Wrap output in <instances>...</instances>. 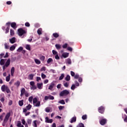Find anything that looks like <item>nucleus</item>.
<instances>
[{"mask_svg": "<svg viewBox=\"0 0 127 127\" xmlns=\"http://www.w3.org/2000/svg\"><path fill=\"white\" fill-rule=\"evenodd\" d=\"M1 90L2 92H6L7 94H9L10 93V90L8 88V86L5 85H3L1 87Z\"/></svg>", "mask_w": 127, "mask_h": 127, "instance_id": "nucleus-1", "label": "nucleus"}, {"mask_svg": "<svg viewBox=\"0 0 127 127\" xmlns=\"http://www.w3.org/2000/svg\"><path fill=\"white\" fill-rule=\"evenodd\" d=\"M25 33H26V31L23 30L22 28H20L18 29V34L19 36H22V35H23V34H25Z\"/></svg>", "mask_w": 127, "mask_h": 127, "instance_id": "nucleus-2", "label": "nucleus"}, {"mask_svg": "<svg viewBox=\"0 0 127 127\" xmlns=\"http://www.w3.org/2000/svg\"><path fill=\"white\" fill-rule=\"evenodd\" d=\"M69 91L65 89L61 92V93H60V96H61V97H63L64 96H67V95H69Z\"/></svg>", "mask_w": 127, "mask_h": 127, "instance_id": "nucleus-3", "label": "nucleus"}, {"mask_svg": "<svg viewBox=\"0 0 127 127\" xmlns=\"http://www.w3.org/2000/svg\"><path fill=\"white\" fill-rule=\"evenodd\" d=\"M9 65H10V59H8L5 63V64L2 66L3 70H5Z\"/></svg>", "mask_w": 127, "mask_h": 127, "instance_id": "nucleus-4", "label": "nucleus"}, {"mask_svg": "<svg viewBox=\"0 0 127 127\" xmlns=\"http://www.w3.org/2000/svg\"><path fill=\"white\" fill-rule=\"evenodd\" d=\"M9 117H10V113L9 112L7 113L3 120V123H4V124H6V123H7V121H8V119H9Z\"/></svg>", "mask_w": 127, "mask_h": 127, "instance_id": "nucleus-5", "label": "nucleus"}, {"mask_svg": "<svg viewBox=\"0 0 127 127\" xmlns=\"http://www.w3.org/2000/svg\"><path fill=\"white\" fill-rule=\"evenodd\" d=\"M98 112L100 114H104L105 113V107L104 106H100L98 108Z\"/></svg>", "mask_w": 127, "mask_h": 127, "instance_id": "nucleus-6", "label": "nucleus"}, {"mask_svg": "<svg viewBox=\"0 0 127 127\" xmlns=\"http://www.w3.org/2000/svg\"><path fill=\"white\" fill-rule=\"evenodd\" d=\"M107 120L106 119H102L100 120L99 123L101 126H105L107 124Z\"/></svg>", "mask_w": 127, "mask_h": 127, "instance_id": "nucleus-7", "label": "nucleus"}, {"mask_svg": "<svg viewBox=\"0 0 127 127\" xmlns=\"http://www.w3.org/2000/svg\"><path fill=\"white\" fill-rule=\"evenodd\" d=\"M54 86H55V84H54L53 82H52L49 86L48 89L52 91V90H53V88H54Z\"/></svg>", "mask_w": 127, "mask_h": 127, "instance_id": "nucleus-8", "label": "nucleus"}, {"mask_svg": "<svg viewBox=\"0 0 127 127\" xmlns=\"http://www.w3.org/2000/svg\"><path fill=\"white\" fill-rule=\"evenodd\" d=\"M46 121L45 122L48 123L52 124L53 123V120L52 119H49L48 117H46L45 118Z\"/></svg>", "mask_w": 127, "mask_h": 127, "instance_id": "nucleus-9", "label": "nucleus"}, {"mask_svg": "<svg viewBox=\"0 0 127 127\" xmlns=\"http://www.w3.org/2000/svg\"><path fill=\"white\" fill-rule=\"evenodd\" d=\"M11 27L15 30V29H16V28L17 27V26H16V23L12 22L11 23Z\"/></svg>", "mask_w": 127, "mask_h": 127, "instance_id": "nucleus-10", "label": "nucleus"}, {"mask_svg": "<svg viewBox=\"0 0 127 127\" xmlns=\"http://www.w3.org/2000/svg\"><path fill=\"white\" fill-rule=\"evenodd\" d=\"M37 86L38 89H39V90H41L43 87V83H37Z\"/></svg>", "mask_w": 127, "mask_h": 127, "instance_id": "nucleus-11", "label": "nucleus"}, {"mask_svg": "<svg viewBox=\"0 0 127 127\" xmlns=\"http://www.w3.org/2000/svg\"><path fill=\"white\" fill-rule=\"evenodd\" d=\"M25 93H26V92H25V88H22L21 90L20 96L22 97L23 95L25 94Z\"/></svg>", "mask_w": 127, "mask_h": 127, "instance_id": "nucleus-12", "label": "nucleus"}, {"mask_svg": "<svg viewBox=\"0 0 127 127\" xmlns=\"http://www.w3.org/2000/svg\"><path fill=\"white\" fill-rule=\"evenodd\" d=\"M76 120H77V118H76V117H73V118H71L70 123L71 124H73V123L76 122Z\"/></svg>", "mask_w": 127, "mask_h": 127, "instance_id": "nucleus-13", "label": "nucleus"}, {"mask_svg": "<svg viewBox=\"0 0 127 127\" xmlns=\"http://www.w3.org/2000/svg\"><path fill=\"white\" fill-rule=\"evenodd\" d=\"M10 42L11 44H13V43H15V37H13L9 39Z\"/></svg>", "mask_w": 127, "mask_h": 127, "instance_id": "nucleus-14", "label": "nucleus"}, {"mask_svg": "<svg viewBox=\"0 0 127 127\" xmlns=\"http://www.w3.org/2000/svg\"><path fill=\"white\" fill-rule=\"evenodd\" d=\"M62 56H63V57H64V58H67V57H68V56H69V53H64L62 54Z\"/></svg>", "mask_w": 127, "mask_h": 127, "instance_id": "nucleus-15", "label": "nucleus"}, {"mask_svg": "<svg viewBox=\"0 0 127 127\" xmlns=\"http://www.w3.org/2000/svg\"><path fill=\"white\" fill-rule=\"evenodd\" d=\"M37 33L39 35H41V34H42V29L39 28L37 30Z\"/></svg>", "mask_w": 127, "mask_h": 127, "instance_id": "nucleus-16", "label": "nucleus"}, {"mask_svg": "<svg viewBox=\"0 0 127 127\" xmlns=\"http://www.w3.org/2000/svg\"><path fill=\"white\" fill-rule=\"evenodd\" d=\"M16 46V44H14L13 46H11L9 49L10 51H13V50H14V49H15Z\"/></svg>", "mask_w": 127, "mask_h": 127, "instance_id": "nucleus-17", "label": "nucleus"}, {"mask_svg": "<svg viewBox=\"0 0 127 127\" xmlns=\"http://www.w3.org/2000/svg\"><path fill=\"white\" fill-rule=\"evenodd\" d=\"M5 63V60L4 59H1L0 61V65H4V64Z\"/></svg>", "mask_w": 127, "mask_h": 127, "instance_id": "nucleus-18", "label": "nucleus"}, {"mask_svg": "<svg viewBox=\"0 0 127 127\" xmlns=\"http://www.w3.org/2000/svg\"><path fill=\"white\" fill-rule=\"evenodd\" d=\"M14 70H15L14 67H12L11 68V75L12 76H13L14 74Z\"/></svg>", "mask_w": 127, "mask_h": 127, "instance_id": "nucleus-19", "label": "nucleus"}, {"mask_svg": "<svg viewBox=\"0 0 127 127\" xmlns=\"http://www.w3.org/2000/svg\"><path fill=\"white\" fill-rule=\"evenodd\" d=\"M18 105L20 107H22L23 106V100H20L18 102Z\"/></svg>", "mask_w": 127, "mask_h": 127, "instance_id": "nucleus-20", "label": "nucleus"}, {"mask_svg": "<svg viewBox=\"0 0 127 127\" xmlns=\"http://www.w3.org/2000/svg\"><path fill=\"white\" fill-rule=\"evenodd\" d=\"M35 62L36 64H37V65H39L40 64H41V62H40L38 59H35Z\"/></svg>", "mask_w": 127, "mask_h": 127, "instance_id": "nucleus-21", "label": "nucleus"}, {"mask_svg": "<svg viewBox=\"0 0 127 127\" xmlns=\"http://www.w3.org/2000/svg\"><path fill=\"white\" fill-rule=\"evenodd\" d=\"M51 62H53V60L52 59V58L48 59L47 61V63L48 64H50V63H51Z\"/></svg>", "mask_w": 127, "mask_h": 127, "instance_id": "nucleus-22", "label": "nucleus"}, {"mask_svg": "<svg viewBox=\"0 0 127 127\" xmlns=\"http://www.w3.org/2000/svg\"><path fill=\"white\" fill-rule=\"evenodd\" d=\"M53 36L55 38H57L58 37H59V34L57 33H54L53 34Z\"/></svg>", "mask_w": 127, "mask_h": 127, "instance_id": "nucleus-23", "label": "nucleus"}, {"mask_svg": "<svg viewBox=\"0 0 127 127\" xmlns=\"http://www.w3.org/2000/svg\"><path fill=\"white\" fill-rule=\"evenodd\" d=\"M5 49H9V46L8 44L6 43H5L4 44Z\"/></svg>", "mask_w": 127, "mask_h": 127, "instance_id": "nucleus-24", "label": "nucleus"}, {"mask_svg": "<svg viewBox=\"0 0 127 127\" xmlns=\"http://www.w3.org/2000/svg\"><path fill=\"white\" fill-rule=\"evenodd\" d=\"M37 102H38V101L37 98H34L33 99V105H34L35 104H36V103H37Z\"/></svg>", "mask_w": 127, "mask_h": 127, "instance_id": "nucleus-25", "label": "nucleus"}, {"mask_svg": "<svg viewBox=\"0 0 127 127\" xmlns=\"http://www.w3.org/2000/svg\"><path fill=\"white\" fill-rule=\"evenodd\" d=\"M10 35L11 36H13V35H14V30H13V29H10Z\"/></svg>", "mask_w": 127, "mask_h": 127, "instance_id": "nucleus-26", "label": "nucleus"}, {"mask_svg": "<svg viewBox=\"0 0 127 127\" xmlns=\"http://www.w3.org/2000/svg\"><path fill=\"white\" fill-rule=\"evenodd\" d=\"M55 46H56V48L58 49V50L61 49V45L59 44H56Z\"/></svg>", "mask_w": 127, "mask_h": 127, "instance_id": "nucleus-27", "label": "nucleus"}, {"mask_svg": "<svg viewBox=\"0 0 127 127\" xmlns=\"http://www.w3.org/2000/svg\"><path fill=\"white\" fill-rule=\"evenodd\" d=\"M10 80V74H9L6 77V82H9Z\"/></svg>", "mask_w": 127, "mask_h": 127, "instance_id": "nucleus-28", "label": "nucleus"}, {"mask_svg": "<svg viewBox=\"0 0 127 127\" xmlns=\"http://www.w3.org/2000/svg\"><path fill=\"white\" fill-rule=\"evenodd\" d=\"M37 120H35L33 121V127H37Z\"/></svg>", "mask_w": 127, "mask_h": 127, "instance_id": "nucleus-29", "label": "nucleus"}, {"mask_svg": "<svg viewBox=\"0 0 127 127\" xmlns=\"http://www.w3.org/2000/svg\"><path fill=\"white\" fill-rule=\"evenodd\" d=\"M34 106L35 107H39L40 106V101H38L36 103H35Z\"/></svg>", "mask_w": 127, "mask_h": 127, "instance_id": "nucleus-30", "label": "nucleus"}, {"mask_svg": "<svg viewBox=\"0 0 127 127\" xmlns=\"http://www.w3.org/2000/svg\"><path fill=\"white\" fill-rule=\"evenodd\" d=\"M14 85L16 86L17 87H19V85H20V82L19 81H17L15 83Z\"/></svg>", "mask_w": 127, "mask_h": 127, "instance_id": "nucleus-31", "label": "nucleus"}, {"mask_svg": "<svg viewBox=\"0 0 127 127\" xmlns=\"http://www.w3.org/2000/svg\"><path fill=\"white\" fill-rule=\"evenodd\" d=\"M70 75H67L65 78V80L66 81H70Z\"/></svg>", "mask_w": 127, "mask_h": 127, "instance_id": "nucleus-32", "label": "nucleus"}, {"mask_svg": "<svg viewBox=\"0 0 127 127\" xmlns=\"http://www.w3.org/2000/svg\"><path fill=\"white\" fill-rule=\"evenodd\" d=\"M64 78V73H62L61 74V75L60 76L59 79L60 81H61V80H63Z\"/></svg>", "mask_w": 127, "mask_h": 127, "instance_id": "nucleus-33", "label": "nucleus"}, {"mask_svg": "<svg viewBox=\"0 0 127 127\" xmlns=\"http://www.w3.org/2000/svg\"><path fill=\"white\" fill-rule=\"evenodd\" d=\"M23 49V48L22 47H20L17 50V52H21Z\"/></svg>", "mask_w": 127, "mask_h": 127, "instance_id": "nucleus-34", "label": "nucleus"}, {"mask_svg": "<svg viewBox=\"0 0 127 127\" xmlns=\"http://www.w3.org/2000/svg\"><path fill=\"white\" fill-rule=\"evenodd\" d=\"M27 123L28 125H31V123H32V120L31 119H28L27 120Z\"/></svg>", "mask_w": 127, "mask_h": 127, "instance_id": "nucleus-35", "label": "nucleus"}, {"mask_svg": "<svg viewBox=\"0 0 127 127\" xmlns=\"http://www.w3.org/2000/svg\"><path fill=\"white\" fill-rule=\"evenodd\" d=\"M32 107V106H31V105L29 104L28 106H27L26 107V109H27V110H30V109H31Z\"/></svg>", "mask_w": 127, "mask_h": 127, "instance_id": "nucleus-36", "label": "nucleus"}, {"mask_svg": "<svg viewBox=\"0 0 127 127\" xmlns=\"http://www.w3.org/2000/svg\"><path fill=\"white\" fill-rule=\"evenodd\" d=\"M37 89V87L35 85H32V87H31V90H36Z\"/></svg>", "mask_w": 127, "mask_h": 127, "instance_id": "nucleus-37", "label": "nucleus"}, {"mask_svg": "<svg viewBox=\"0 0 127 127\" xmlns=\"http://www.w3.org/2000/svg\"><path fill=\"white\" fill-rule=\"evenodd\" d=\"M77 127H85V126L83 124V123H79L77 126Z\"/></svg>", "mask_w": 127, "mask_h": 127, "instance_id": "nucleus-38", "label": "nucleus"}, {"mask_svg": "<svg viewBox=\"0 0 127 127\" xmlns=\"http://www.w3.org/2000/svg\"><path fill=\"white\" fill-rule=\"evenodd\" d=\"M59 104H62V105H65V101L64 100H62L59 101Z\"/></svg>", "mask_w": 127, "mask_h": 127, "instance_id": "nucleus-39", "label": "nucleus"}, {"mask_svg": "<svg viewBox=\"0 0 127 127\" xmlns=\"http://www.w3.org/2000/svg\"><path fill=\"white\" fill-rule=\"evenodd\" d=\"M28 77H29L30 80H33V77H34L33 74H29Z\"/></svg>", "mask_w": 127, "mask_h": 127, "instance_id": "nucleus-40", "label": "nucleus"}, {"mask_svg": "<svg viewBox=\"0 0 127 127\" xmlns=\"http://www.w3.org/2000/svg\"><path fill=\"white\" fill-rule=\"evenodd\" d=\"M40 59L41 61H44V60H45V57L44 56H42L40 57Z\"/></svg>", "mask_w": 127, "mask_h": 127, "instance_id": "nucleus-41", "label": "nucleus"}, {"mask_svg": "<svg viewBox=\"0 0 127 127\" xmlns=\"http://www.w3.org/2000/svg\"><path fill=\"white\" fill-rule=\"evenodd\" d=\"M32 100H33V97L31 96L29 98L28 101L30 103H32Z\"/></svg>", "mask_w": 127, "mask_h": 127, "instance_id": "nucleus-42", "label": "nucleus"}, {"mask_svg": "<svg viewBox=\"0 0 127 127\" xmlns=\"http://www.w3.org/2000/svg\"><path fill=\"white\" fill-rule=\"evenodd\" d=\"M6 25L7 26V27L9 28L10 27V25H11V23L10 22H8L6 23Z\"/></svg>", "mask_w": 127, "mask_h": 127, "instance_id": "nucleus-43", "label": "nucleus"}, {"mask_svg": "<svg viewBox=\"0 0 127 127\" xmlns=\"http://www.w3.org/2000/svg\"><path fill=\"white\" fill-rule=\"evenodd\" d=\"M75 88H76V85L75 84H72L71 86V89L75 90Z\"/></svg>", "mask_w": 127, "mask_h": 127, "instance_id": "nucleus-44", "label": "nucleus"}, {"mask_svg": "<svg viewBox=\"0 0 127 127\" xmlns=\"http://www.w3.org/2000/svg\"><path fill=\"white\" fill-rule=\"evenodd\" d=\"M41 72H42V71H46V67L45 66L42 67L40 69Z\"/></svg>", "mask_w": 127, "mask_h": 127, "instance_id": "nucleus-45", "label": "nucleus"}, {"mask_svg": "<svg viewBox=\"0 0 127 127\" xmlns=\"http://www.w3.org/2000/svg\"><path fill=\"white\" fill-rule=\"evenodd\" d=\"M55 58L56 59V60H59L60 59V57H59V56H58V54L56 55Z\"/></svg>", "mask_w": 127, "mask_h": 127, "instance_id": "nucleus-46", "label": "nucleus"}, {"mask_svg": "<svg viewBox=\"0 0 127 127\" xmlns=\"http://www.w3.org/2000/svg\"><path fill=\"white\" fill-rule=\"evenodd\" d=\"M52 52H53V54L54 55H57V54H58V53L56 51H55V50H53L52 51Z\"/></svg>", "mask_w": 127, "mask_h": 127, "instance_id": "nucleus-47", "label": "nucleus"}, {"mask_svg": "<svg viewBox=\"0 0 127 127\" xmlns=\"http://www.w3.org/2000/svg\"><path fill=\"white\" fill-rule=\"evenodd\" d=\"M82 119L83 120H87V115H84L82 116Z\"/></svg>", "mask_w": 127, "mask_h": 127, "instance_id": "nucleus-48", "label": "nucleus"}, {"mask_svg": "<svg viewBox=\"0 0 127 127\" xmlns=\"http://www.w3.org/2000/svg\"><path fill=\"white\" fill-rule=\"evenodd\" d=\"M41 77H42V79H45V78H46V75L45 74H44L43 73H42Z\"/></svg>", "mask_w": 127, "mask_h": 127, "instance_id": "nucleus-49", "label": "nucleus"}, {"mask_svg": "<svg viewBox=\"0 0 127 127\" xmlns=\"http://www.w3.org/2000/svg\"><path fill=\"white\" fill-rule=\"evenodd\" d=\"M68 46V44L65 43L63 45V48H67V47Z\"/></svg>", "mask_w": 127, "mask_h": 127, "instance_id": "nucleus-50", "label": "nucleus"}, {"mask_svg": "<svg viewBox=\"0 0 127 127\" xmlns=\"http://www.w3.org/2000/svg\"><path fill=\"white\" fill-rule=\"evenodd\" d=\"M64 86L66 88H68L69 86V84H68V82H65L64 84Z\"/></svg>", "mask_w": 127, "mask_h": 127, "instance_id": "nucleus-51", "label": "nucleus"}, {"mask_svg": "<svg viewBox=\"0 0 127 127\" xmlns=\"http://www.w3.org/2000/svg\"><path fill=\"white\" fill-rule=\"evenodd\" d=\"M65 107L64 106H59V110H60V111H61L62 110H63V109H64Z\"/></svg>", "mask_w": 127, "mask_h": 127, "instance_id": "nucleus-52", "label": "nucleus"}, {"mask_svg": "<svg viewBox=\"0 0 127 127\" xmlns=\"http://www.w3.org/2000/svg\"><path fill=\"white\" fill-rule=\"evenodd\" d=\"M67 63L69 64H72V62L71 61V60H70V59H67Z\"/></svg>", "mask_w": 127, "mask_h": 127, "instance_id": "nucleus-53", "label": "nucleus"}, {"mask_svg": "<svg viewBox=\"0 0 127 127\" xmlns=\"http://www.w3.org/2000/svg\"><path fill=\"white\" fill-rule=\"evenodd\" d=\"M25 26H26L27 27H29V26H30V24H29V22H26L25 23Z\"/></svg>", "mask_w": 127, "mask_h": 127, "instance_id": "nucleus-54", "label": "nucleus"}, {"mask_svg": "<svg viewBox=\"0 0 127 127\" xmlns=\"http://www.w3.org/2000/svg\"><path fill=\"white\" fill-rule=\"evenodd\" d=\"M26 49L27 50H30V46H29V45H27L26 46Z\"/></svg>", "mask_w": 127, "mask_h": 127, "instance_id": "nucleus-55", "label": "nucleus"}, {"mask_svg": "<svg viewBox=\"0 0 127 127\" xmlns=\"http://www.w3.org/2000/svg\"><path fill=\"white\" fill-rule=\"evenodd\" d=\"M8 32H9V28L7 27L5 29V33H8Z\"/></svg>", "mask_w": 127, "mask_h": 127, "instance_id": "nucleus-56", "label": "nucleus"}, {"mask_svg": "<svg viewBox=\"0 0 127 127\" xmlns=\"http://www.w3.org/2000/svg\"><path fill=\"white\" fill-rule=\"evenodd\" d=\"M70 74L72 76V77H74L75 76V72L73 71H70Z\"/></svg>", "mask_w": 127, "mask_h": 127, "instance_id": "nucleus-57", "label": "nucleus"}, {"mask_svg": "<svg viewBox=\"0 0 127 127\" xmlns=\"http://www.w3.org/2000/svg\"><path fill=\"white\" fill-rule=\"evenodd\" d=\"M74 79H79V78H80L79 77V74H77L74 75Z\"/></svg>", "mask_w": 127, "mask_h": 127, "instance_id": "nucleus-58", "label": "nucleus"}, {"mask_svg": "<svg viewBox=\"0 0 127 127\" xmlns=\"http://www.w3.org/2000/svg\"><path fill=\"white\" fill-rule=\"evenodd\" d=\"M78 82L79 83H82V82H83V79L81 77H79L78 78Z\"/></svg>", "mask_w": 127, "mask_h": 127, "instance_id": "nucleus-59", "label": "nucleus"}, {"mask_svg": "<svg viewBox=\"0 0 127 127\" xmlns=\"http://www.w3.org/2000/svg\"><path fill=\"white\" fill-rule=\"evenodd\" d=\"M49 99H50V100H54V96L50 95L49 96Z\"/></svg>", "mask_w": 127, "mask_h": 127, "instance_id": "nucleus-60", "label": "nucleus"}, {"mask_svg": "<svg viewBox=\"0 0 127 127\" xmlns=\"http://www.w3.org/2000/svg\"><path fill=\"white\" fill-rule=\"evenodd\" d=\"M30 85L31 86H34L35 85V83H34V81H31L30 82Z\"/></svg>", "mask_w": 127, "mask_h": 127, "instance_id": "nucleus-61", "label": "nucleus"}, {"mask_svg": "<svg viewBox=\"0 0 127 127\" xmlns=\"http://www.w3.org/2000/svg\"><path fill=\"white\" fill-rule=\"evenodd\" d=\"M125 117V118L124 119V122L125 123H127V116L126 115H124Z\"/></svg>", "mask_w": 127, "mask_h": 127, "instance_id": "nucleus-62", "label": "nucleus"}, {"mask_svg": "<svg viewBox=\"0 0 127 127\" xmlns=\"http://www.w3.org/2000/svg\"><path fill=\"white\" fill-rule=\"evenodd\" d=\"M57 88L58 89H61V84H59L57 86Z\"/></svg>", "mask_w": 127, "mask_h": 127, "instance_id": "nucleus-63", "label": "nucleus"}, {"mask_svg": "<svg viewBox=\"0 0 127 127\" xmlns=\"http://www.w3.org/2000/svg\"><path fill=\"white\" fill-rule=\"evenodd\" d=\"M48 82H49V80H48V79H45L44 81V84H47V83H48Z\"/></svg>", "mask_w": 127, "mask_h": 127, "instance_id": "nucleus-64", "label": "nucleus"}]
</instances>
